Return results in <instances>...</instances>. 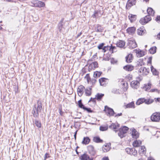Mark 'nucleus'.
Masks as SVG:
<instances>
[{"mask_svg": "<svg viewBox=\"0 0 160 160\" xmlns=\"http://www.w3.org/2000/svg\"><path fill=\"white\" fill-rule=\"evenodd\" d=\"M37 106L35 105L32 111V113L35 118H38L39 116V112H41L42 109V103L38 100L37 102Z\"/></svg>", "mask_w": 160, "mask_h": 160, "instance_id": "obj_1", "label": "nucleus"}, {"mask_svg": "<svg viewBox=\"0 0 160 160\" xmlns=\"http://www.w3.org/2000/svg\"><path fill=\"white\" fill-rule=\"evenodd\" d=\"M28 5L31 6L41 8L45 6L44 2L38 0H33L28 3Z\"/></svg>", "mask_w": 160, "mask_h": 160, "instance_id": "obj_2", "label": "nucleus"}, {"mask_svg": "<svg viewBox=\"0 0 160 160\" xmlns=\"http://www.w3.org/2000/svg\"><path fill=\"white\" fill-rule=\"evenodd\" d=\"M128 129L129 128L126 126H123L119 130V132L118 133V136L121 138L125 137L126 134L127 133Z\"/></svg>", "mask_w": 160, "mask_h": 160, "instance_id": "obj_3", "label": "nucleus"}, {"mask_svg": "<svg viewBox=\"0 0 160 160\" xmlns=\"http://www.w3.org/2000/svg\"><path fill=\"white\" fill-rule=\"evenodd\" d=\"M142 79L141 77H138L137 78L136 80H134L131 82V86L133 88L135 89L138 88L139 86V81Z\"/></svg>", "mask_w": 160, "mask_h": 160, "instance_id": "obj_4", "label": "nucleus"}, {"mask_svg": "<svg viewBox=\"0 0 160 160\" xmlns=\"http://www.w3.org/2000/svg\"><path fill=\"white\" fill-rule=\"evenodd\" d=\"M128 45L129 48L131 49L135 48L137 46L135 40L133 38H130L128 40Z\"/></svg>", "mask_w": 160, "mask_h": 160, "instance_id": "obj_5", "label": "nucleus"}, {"mask_svg": "<svg viewBox=\"0 0 160 160\" xmlns=\"http://www.w3.org/2000/svg\"><path fill=\"white\" fill-rule=\"evenodd\" d=\"M104 111L108 116H114L115 114L112 109L109 108L107 106H105Z\"/></svg>", "mask_w": 160, "mask_h": 160, "instance_id": "obj_6", "label": "nucleus"}, {"mask_svg": "<svg viewBox=\"0 0 160 160\" xmlns=\"http://www.w3.org/2000/svg\"><path fill=\"white\" fill-rule=\"evenodd\" d=\"M151 119L153 122H158L160 120V113L155 112L153 113L151 117Z\"/></svg>", "mask_w": 160, "mask_h": 160, "instance_id": "obj_7", "label": "nucleus"}, {"mask_svg": "<svg viewBox=\"0 0 160 160\" xmlns=\"http://www.w3.org/2000/svg\"><path fill=\"white\" fill-rule=\"evenodd\" d=\"M151 20V18L149 15L146 16L140 20V22L142 25H145Z\"/></svg>", "mask_w": 160, "mask_h": 160, "instance_id": "obj_8", "label": "nucleus"}, {"mask_svg": "<svg viewBox=\"0 0 160 160\" xmlns=\"http://www.w3.org/2000/svg\"><path fill=\"white\" fill-rule=\"evenodd\" d=\"M148 72L149 70L144 67H141L138 71V73L140 75H146Z\"/></svg>", "mask_w": 160, "mask_h": 160, "instance_id": "obj_9", "label": "nucleus"}, {"mask_svg": "<svg viewBox=\"0 0 160 160\" xmlns=\"http://www.w3.org/2000/svg\"><path fill=\"white\" fill-rule=\"evenodd\" d=\"M131 131V133L133 138L137 139L139 137V134L134 128H131L130 129Z\"/></svg>", "mask_w": 160, "mask_h": 160, "instance_id": "obj_10", "label": "nucleus"}, {"mask_svg": "<svg viewBox=\"0 0 160 160\" xmlns=\"http://www.w3.org/2000/svg\"><path fill=\"white\" fill-rule=\"evenodd\" d=\"M81 160H93L92 158H90V156L86 153H84L81 155L80 157Z\"/></svg>", "mask_w": 160, "mask_h": 160, "instance_id": "obj_11", "label": "nucleus"}, {"mask_svg": "<svg viewBox=\"0 0 160 160\" xmlns=\"http://www.w3.org/2000/svg\"><path fill=\"white\" fill-rule=\"evenodd\" d=\"M85 90V87L82 85L79 86L77 89L78 94L79 96H81L84 93V90Z\"/></svg>", "mask_w": 160, "mask_h": 160, "instance_id": "obj_12", "label": "nucleus"}, {"mask_svg": "<svg viewBox=\"0 0 160 160\" xmlns=\"http://www.w3.org/2000/svg\"><path fill=\"white\" fill-rule=\"evenodd\" d=\"M88 150L90 154L92 156H94L96 154V152L93 146L92 145L88 146Z\"/></svg>", "mask_w": 160, "mask_h": 160, "instance_id": "obj_13", "label": "nucleus"}, {"mask_svg": "<svg viewBox=\"0 0 160 160\" xmlns=\"http://www.w3.org/2000/svg\"><path fill=\"white\" fill-rule=\"evenodd\" d=\"M136 0H128L126 4V7L130 8L135 5Z\"/></svg>", "mask_w": 160, "mask_h": 160, "instance_id": "obj_14", "label": "nucleus"}, {"mask_svg": "<svg viewBox=\"0 0 160 160\" xmlns=\"http://www.w3.org/2000/svg\"><path fill=\"white\" fill-rule=\"evenodd\" d=\"M107 81L108 79L105 78H100L99 79V82L100 85L103 86H105Z\"/></svg>", "mask_w": 160, "mask_h": 160, "instance_id": "obj_15", "label": "nucleus"}, {"mask_svg": "<svg viewBox=\"0 0 160 160\" xmlns=\"http://www.w3.org/2000/svg\"><path fill=\"white\" fill-rule=\"evenodd\" d=\"M146 30L143 28V27L140 28L137 30V33L139 35H142L146 33Z\"/></svg>", "mask_w": 160, "mask_h": 160, "instance_id": "obj_16", "label": "nucleus"}, {"mask_svg": "<svg viewBox=\"0 0 160 160\" xmlns=\"http://www.w3.org/2000/svg\"><path fill=\"white\" fill-rule=\"evenodd\" d=\"M136 30V28L134 27H132L128 28L127 29V32L129 34H133L134 33Z\"/></svg>", "mask_w": 160, "mask_h": 160, "instance_id": "obj_17", "label": "nucleus"}, {"mask_svg": "<svg viewBox=\"0 0 160 160\" xmlns=\"http://www.w3.org/2000/svg\"><path fill=\"white\" fill-rule=\"evenodd\" d=\"M119 127V124L118 123H117V124L112 123L109 126V128L111 129H114V131H115L116 132H117V131L115 130V129H116L118 128Z\"/></svg>", "mask_w": 160, "mask_h": 160, "instance_id": "obj_18", "label": "nucleus"}, {"mask_svg": "<svg viewBox=\"0 0 160 160\" xmlns=\"http://www.w3.org/2000/svg\"><path fill=\"white\" fill-rule=\"evenodd\" d=\"M136 54L137 57H141L144 55V52L141 50H136Z\"/></svg>", "mask_w": 160, "mask_h": 160, "instance_id": "obj_19", "label": "nucleus"}, {"mask_svg": "<svg viewBox=\"0 0 160 160\" xmlns=\"http://www.w3.org/2000/svg\"><path fill=\"white\" fill-rule=\"evenodd\" d=\"M147 12L148 14L150 16H153L154 15L155 12L151 8H148L147 10Z\"/></svg>", "mask_w": 160, "mask_h": 160, "instance_id": "obj_20", "label": "nucleus"}, {"mask_svg": "<svg viewBox=\"0 0 160 160\" xmlns=\"http://www.w3.org/2000/svg\"><path fill=\"white\" fill-rule=\"evenodd\" d=\"M125 44V42L123 41L119 40L118 42L117 43V45L118 47L120 48L123 47Z\"/></svg>", "mask_w": 160, "mask_h": 160, "instance_id": "obj_21", "label": "nucleus"}, {"mask_svg": "<svg viewBox=\"0 0 160 160\" xmlns=\"http://www.w3.org/2000/svg\"><path fill=\"white\" fill-rule=\"evenodd\" d=\"M123 68L126 71H130L133 69V67L132 65H128L124 66Z\"/></svg>", "mask_w": 160, "mask_h": 160, "instance_id": "obj_22", "label": "nucleus"}, {"mask_svg": "<svg viewBox=\"0 0 160 160\" xmlns=\"http://www.w3.org/2000/svg\"><path fill=\"white\" fill-rule=\"evenodd\" d=\"M104 96V94L101 93H97L95 96V98L97 99L98 101H101Z\"/></svg>", "mask_w": 160, "mask_h": 160, "instance_id": "obj_23", "label": "nucleus"}, {"mask_svg": "<svg viewBox=\"0 0 160 160\" xmlns=\"http://www.w3.org/2000/svg\"><path fill=\"white\" fill-rule=\"evenodd\" d=\"M90 139L88 137H85L83 138V140L82 141V143L83 144H88L90 142Z\"/></svg>", "mask_w": 160, "mask_h": 160, "instance_id": "obj_24", "label": "nucleus"}, {"mask_svg": "<svg viewBox=\"0 0 160 160\" xmlns=\"http://www.w3.org/2000/svg\"><path fill=\"white\" fill-rule=\"evenodd\" d=\"M98 64L97 62H94L90 64L89 66V69L91 68L94 69L95 68L98 67Z\"/></svg>", "mask_w": 160, "mask_h": 160, "instance_id": "obj_25", "label": "nucleus"}, {"mask_svg": "<svg viewBox=\"0 0 160 160\" xmlns=\"http://www.w3.org/2000/svg\"><path fill=\"white\" fill-rule=\"evenodd\" d=\"M126 61L128 63H130L132 62V54H129L126 57Z\"/></svg>", "mask_w": 160, "mask_h": 160, "instance_id": "obj_26", "label": "nucleus"}, {"mask_svg": "<svg viewBox=\"0 0 160 160\" xmlns=\"http://www.w3.org/2000/svg\"><path fill=\"white\" fill-rule=\"evenodd\" d=\"M142 142L140 140H136L133 143V145L134 147H138L141 144Z\"/></svg>", "mask_w": 160, "mask_h": 160, "instance_id": "obj_27", "label": "nucleus"}, {"mask_svg": "<svg viewBox=\"0 0 160 160\" xmlns=\"http://www.w3.org/2000/svg\"><path fill=\"white\" fill-rule=\"evenodd\" d=\"M146 148L144 146L141 147L139 150V152L140 154H144L146 152Z\"/></svg>", "mask_w": 160, "mask_h": 160, "instance_id": "obj_28", "label": "nucleus"}, {"mask_svg": "<svg viewBox=\"0 0 160 160\" xmlns=\"http://www.w3.org/2000/svg\"><path fill=\"white\" fill-rule=\"evenodd\" d=\"M93 141L94 142L96 143H102L103 142V140L101 139L98 137H94Z\"/></svg>", "mask_w": 160, "mask_h": 160, "instance_id": "obj_29", "label": "nucleus"}, {"mask_svg": "<svg viewBox=\"0 0 160 160\" xmlns=\"http://www.w3.org/2000/svg\"><path fill=\"white\" fill-rule=\"evenodd\" d=\"M91 88H89L85 89V94L87 96H90L91 94Z\"/></svg>", "mask_w": 160, "mask_h": 160, "instance_id": "obj_30", "label": "nucleus"}, {"mask_svg": "<svg viewBox=\"0 0 160 160\" xmlns=\"http://www.w3.org/2000/svg\"><path fill=\"white\" fill-rule=\"evenodd\" d=\"M145 101L144 98H141L138 99L136 102V104L138 105H140L144 102Z\"/></svg>", "mask_w": 160, "mask_h": 160, "instance_id": "obj_31", "label": "nucleus"}, {"mask_svg": "<svg viewBox=\"0 0 160 160\" xmlns=\"http://www.w3.org/2000/svg\"><path fill=\"white\" fill-rule=\"evenodd\" d=\"M131 22H133L135 20L136 16L132 14H130L128 16Z\"/></svg>", "mask_w": 160, "mask_h": 160, "instance_id": "obj_32", "label": "nucleus"}, {"mask_svg": "<svg viewBox=\"0 0 160 160\" xmlns=\"http://www.w3.org/2000/svg\"><path fill=\"white\" fill-rule=\"evenodd\" d=\"M64 20V18H62L60 21V22L58 24V29L60 32H62V28L63 26V22Z\"/></svg>", "mask_w": 160, "mask_h": 160, "instance_id": "obj_33", "label": "nucleus"}, {"mask_svg": "<svg viewBox=\"0 0 160 160\" xmlns=\"http://www.w3.org/2000/svg\"><path fill=\"white\" fill-rule=\"evenodd\" d=\"M101 15L100 11H95L94 13L92 15L93 18H97V17H100Z\"/></svg>", "mask_w": 160, "mask_h": 160, "instance_id": "obj_34", "label": "nucleus"}, {"mask_svg": "<svg viewBox=\"0 0 160 160\" xmlns=\"http://www.w3.org/2000/svg\"><path fill=\"white\" fill-rule=\"evenodd\" d=\"M126 108H135L134 102H132L129 103L126 105Z\"/></svg>", "mask_w": 160, "mask_h": 160, "instance_id": "obj_35", "label": "nucleus"}, {"mask_svg": "<svg viewBox=\"0 0 160 160\" xmlns=\"http://www.w3.org/2000/svg\"><path fill=\"white\" fill-rule=\"evenodd\" d=\"M151 71L153 75H158V72L155 68H154L152 66L151 67Z\"/></svg>", "mask_w": 160, "mask_h": 160, "instance_id": "obj_36", "label": "nucleus"}, {"mask_svg": "<svg viewBox=\"0 0 160 160\" xmlns=\"http://www.w3.org/2000/svg\"><path fill=\"white\" fill-rule=\"evenodd\" d=\"M130 154L133 156H136L137 154V151L135 150L134 148H131V150Z\"/></svg>", "mask_w": 160, "mask_h": 160, "instance_id": "obj_37", "label": "nucleus"}, {"mask_svg": "<svg viewBox=\"0 0 160 160\" xmlns=\"http://www.w3.org/2000/svg\"><path fill=\"white\" fill-rule=\"evenodd\" d=\"M156 47L155 46L153 47L150 48L149 50V51L150 53L153 54L156 52Z\"/></svg>", "mask_w": 160, "mask_h": 160, "instance_id": "obj_38", "label": "nucleus"}, {"mask_svg": "<svg viewBox=\"0 0 160 160\" xmlns=\"http://www.w3.org/2000/svg\"><path fill=\"white\" fill-rule=\"evenodd\" d=\"M145 101L144 102L147 104H149L152 103L154 100L153 99H146L144 98Z\"/></svg>", "mask_w": 160, "mask_h": 160, "instance_id": "obj_39", "label": "nucleus"}, {"mask_svg": "<svg viewBox=\"0 0 160 160\" xmlns=\"http://www.w3.org/2000/svg\"><path fill=\"white\" fill-rule=\"evenodd\" d=\"M108 144V146L107 145H105L104 147H103V150L104 152H107L110 149V146Z\"/></svg>", "mask_w": 160, "mask_h": 160, "instance_id": "obj_40", "label": "nucleus"}, {"mask_svg": "<svg viewBox=\"0 0 160 160\" xmlns=\"http://www.w3.org/2000/svg\"><path fill=\"white\" fill-rule=\"evenodd\" d=\"M102 73L100 72L96 71L94 73L93 77L95 78L99 77Z\"/></svg>", "mask_w": 160, "mask_h": 160, "instance_id": "obj_41", "label": "nucleus"}, {"mask_svg": "<svg viewBox=\"0 0 160 160\" xmlns=\"http://www.w3.org/2000/svg\"><path fill=\"white\" fill-rule=\"evenodd\" d=\"M151 87V84L150 83H148L147 84L145 85L144 88L146 91H148L150 89Z\"/></svg>", "mask_w": 160, "mask_h": 160, "instance_id": "obj_42", "label": "nucleus"}, {"mask_svg": "<svg viewBox=\"0 0 160 160\" xmlns=\"http://www.w3.org/2000/svg\"><path fill=\"white\" fill-rule=\"evenodd\" d=\"M110 57V54L107 53L104 55L103 59L105 61H108Z\"/></svg>", "mask_w": 160, "mask_h": 160, "instance_id": "obj_43", "label": "nucleus"}, {"mask_svg": "<svg viewBox=\"0 0 160 160\" xmlns=\"http://www.w3.org/2000/svg\"><path fill=\"white\" fill-rule=\"evenodd\" d=\"M103 30V29L102 27L100 25H97V28H96V31L97 32H102Z\"/></svg>", "mask_w": 160, "mask_h": 160, "instance_id": "obj_44", "label": "nucleus"}, {"mask_svg": "<svg viewBox=\"0 0 160 160\" xmlns=\"http://www.w3.org/2000/svg\"><path fill=\"white\" fill-rule=\"evenodd\" d=\"M35 124L38 128H40L41 126V124L40 121L37 120H35Z\"/></svg>", "mask_w": 160, "mask_h": 160, "instance_id": "obj_45", "label": "nucleus"}, {"mask_svg": "<svg viewBox=\"0 0 160 160\" xmlns=\"http://www.w3.org/2000/svg\"><path fill=\"white\" fill-rule=\"evenodd\" d=\"M78 106L80 108L83 109L84 107H85L84 105L82 104V102L81 100H80L78 101Z\"/></svg>", "mask_w": 160, "mask_h": 160, "instance_id": "obj_46", "label": "nucleus"}, {"mask_svg": "<svg viewBox=\"0 0 160 160\" xmlns=\"http://www.w3.org/2000/svg\"><path fill=\"white\" fill-rule=\"evenodd\" d=\"M104 44H105L103 43H102L99 44L98 46V48L99 49H102V51L104 47Z\"/></svg>", "mask_w": 160, "mask_h": 160, "instance_id": "obj_47", "label": "nucleus"}, {"mask_svg": "<svg viewBox=\"0 0 160 160\" xmlns=\"http://www.w3.org/2000/svg\"><path fill=\"white\" fill-rule=\"evenodd\" d=\"M108 128L107 126H100V130L101 131H104L108 130Z\"/></svg>", "mask_w": 160, "mask_h": 160, "instance_id": "obj_48", "label": "nucleus"}, {"mask_svg": "<svg viewBox=\"0 0 160 160\" xmlns=\"http://www.w3.org/2000/svg\"><path fill=\"white\" fill-rule=\"evenodd\" d=\"M109 51H112V53H113L114 51H115V49H116V47L115 46H113L112 45H111L110 47H109Z\"/></svg>", "mask_w": 160, "mask_h": 160, "instance_id": "obj_49", "label": "nucleus"}, {"mask_svg": "<svg viewBox=\"0 0 160 160\" xmlns=\"http://www.w3.org/2000/svg\"><path fill=\"white\" fill-rule=\"evenodd\" d=\"M150 91L152 92H158V93H160V90H158L157 89H151L150 90Z\"/></svg>", "mask_w": 160, "mask_h": 160, "instance_id": "obj_50", "label": "nucleus"}, {"mask_svg": "<svg viewBox=\"0 0 160 160\" xmlns=\"http://www.w3.org/2000/svg\"><path fill=\"white\" fill-rule=\"evenodd\" d=\"M83 109L87 111L88 112H93V111L91 110L90 108H87L85 107Z\"/></svg>", "mask_w": 160, "mask_h": 160, "instance_id": "obj_51", "label": "nucleus"}, {"mask_svg": "<svg viewBox=\"0 0 160 160\" xmlns=\"http://www.w3.org/2000/svg\"><path fill=\"white\" fill-rule=\"evenodd\" d=\"M108 48L109 46H104L102 52H105L107 50H108Z\"/></svg>", "mask_w": 160, "mask_h": 160, "instance_id": "obj_52", "label": "nucleus"}, {"mask_svg": "<svg viewBox=\"0 0 160 160\" xmlns=\"http://www.w3.org/2000/svg\"><path fill=\"white\" fill-rule=\"evenodd\" d=\"M50 157L48 153H46L44 157V160H46V159Z\"/></svg>", "mask_w": 160, "mask_h": 160, "instance_id": "obj_53", "label": "nucleus"}, {"mask_svg": "<svg viewBox=\"0 0 160 160\" xmlns=\"http://www.w3.org/2000/svg\"><path fill=\"white\" fill-rule=\"evenodd\" d=\"M59 113L61 116H62L64 112L62 111V109L61 108H59Z\"/></svg>", "mask_w": 160, "mask_h": 160, "instance_id": "obj_54", "label": "nucleus"}, {"mask_svg": "<svg viewBox=\"0 0 160 160\" xmlns=\"http://www.w3.org/2000/svg\"><path fill=\"white\" fill-rule=\"evenodd\" d=\"M85 78L87 79V80L88 82H89V80H90V78L89 76V74H87L86 76L85 77Z\"/></svg>", "mask_w": 160, "mask_h": 160, "instance_id": "obj_55", "label": "nucleus"}, {"mask_svg": "<svg viewBox=\"0 0 160 160\" xmlns=\"http://www.w3.org/2000/svg\"><path fill=\"white\" fill-rule=\"evenodd\" d=\"M155 20L157 22L160 23V16H157Z\"/></svg>", "mask_w": 160, "mask_h": 160, "instance_id": "obj_56", "label": "nucleus"}, {"mask_svg": "<svg viewBox=\"0 0 160 160\" xmlns=\"http://www.w3.org/2000/svg\"><path fill=\"white\" fill-rule=\"evenodd\" d=\"M131 150V148H127L126 149V151L127 152L128 154H130V152Z\"/></svg>", "mask_w": 160, "mask_h": 160, "instance_id": "obj_57", "label": "nucleus"}, {"mask_svg": "<svg viewBox=\"0 0 160 160\" xmlns=\"http://www.w3.org/2000/svg\"><path fill=\"white\" fill-rule=\"evenodd\" d=\"M132 75L129 74L127 76L126 78L129 80L131 79L132 78Z\"/></svg>", "mask_w": 160, "mask_h": 160, "instance_id": "obj_58", "label": "nucleus"}, {"mask_svg": "<svg viewBox=\"0 0 160 160\" xmlns=\"http://www.w3.org/2000/svg\"><path fill=\"white\" fill-rule=\"evenodd\" d=\"M111 62L112 63L114 64L116 62V61H115L114 58H112L111 60Z\"/></svg>", "mask_w": 160, "mask_h": 160, "instance_id": "obj_59", "label": "nucleus"}, {"mask_svg": "<svg viewBox=\"0 0 160 160\" xmlns=\"http://www.w3.org/2000/svg\"><path fill=\"white\" fill-rule=\"evenodd\" d=\"M154 100L156 102H160V98H155Z\"/></svg>", "mask_w": 160, "mask_h": 160, "instance_id": "obj_60", "label": "nucleus"}, {"mask_svg": "<svg viewBox=\"0 0 160 160\" xmlns=\"http://www.w3.org/2000/svg\"><path fill=\"white\" fill-rule=\"evenodd\" d=\"M123 85H125V84H126V87L125 88H124V91H126L127 89V88H128V84L127 83H123Z\"/></svg>", "mask_w": 160, "mask_h": 160, "instance_id": "obj_61", "label": "nucleus"}, {"mask_svg": "<svg viewBox=\"0 0 160 160\" xmlns=\"http://www.w3.org/2000/svg\"><path fill=\"white\" fill-rule=\"evenodd\" d=\"M115 114V115H114V116L115 117H117V116H121L122 115V113H118L117 114Z\"/></svg>", "mask_w": 160, "mask_h": 160, "instance_id": "obj_62", "label": "nucleus"}, {"mask_svg": "<svg viewBox=\"0 0 160 160\" xmlns=\"http://www.w3.org/2000/svg\"><path fill=\"white\" fill-rule=\"evenodd\" d=\"M92 83H95L96 82V80L95 79H92Z\"/></svg>", "mask_w": 160, "mask_h": 160, "instance_id": "obj_63", "label": "nucleus"}, {"mask_svg": "<svg viewBox=\"0 0 160 160\" xmlns=\"http://www.w3.org/2000/svg\"><path fill=\"white\" fill-rule=\"evenodd\" d=\"M102 160H109L108 158L107 157H105L102 159Z\"/></svg>", "mask_w": 160, "mask_h": 160, "instance_id": "obj_64", "label": "nucleus"}]
</instances>
